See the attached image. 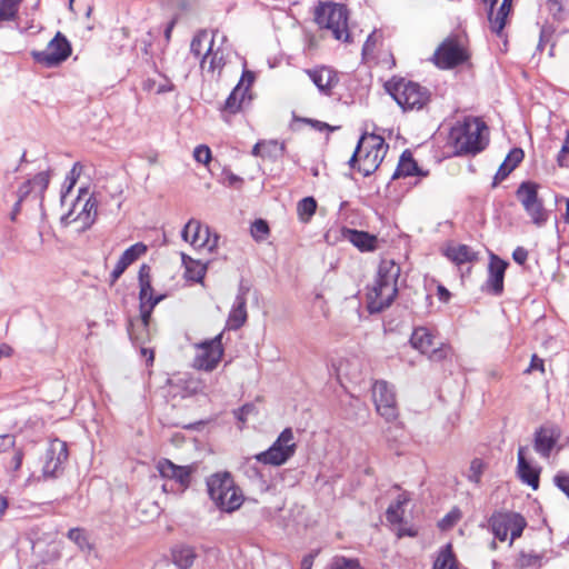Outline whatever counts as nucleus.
Masks as SVG:
<instances>
[{
  "label": "nucleus",
  "instance_id": "obj_35",
  "mask_svg": "<svg viewBox=\"0 0 569 569\" xmlns=\"http://www.w3.org/2000/svg\"><path fill=\"white\" fill-rule=\"evenodd\" d=\"M173 562L181 569H188L192 566L196 553L190 547H181L172 552Z\"/></svg>",
  "mask_w": 569,
  "mask_h": 569
},
{
  "label": "nucleus",
  "instance_id": "obj_38",
  "mask_svg": "<svg viewBox=\"0 0 569 569\" xmlns=\"http://www.w3.org/2000/svg\"><path fill=\"white\" fill-rule=\"evenodd\" d=\"M146 252L147 246L142 242H137L129 247L127 250H124V252L121 254L119 259L123 261L127 264V267H129Z\"/></svg>",
  "mask_w": 569,
  "mask_h": 569
},
{
  "label": "nucleus",
  "instance_id": "obj_21",
  "mask_svg": "<svg viewBox=\"0 0 569 569\" xmlns=\"http://www.w3.org/2000/svg\"><path fill=\"white\" fill-rule=\"evenodd\" d=\"M160 476L167 479L174 480L181 487H188L190 482V469L189 467L174 465L169 459H160L156 466Z\"/></svg>",
  "mask_w": 569,
  "mask_h": 569
},
{
  "label": "nucleus",
  "instance_id": "obj_5",
  "mask_svg": "<svg viewBox=\"0 0 569 569\" xmlns=\"http://www.w3.org/2000/svg\"><path fill=\"white\" fill-rule=\"evenodd\" d=\"M386 88L403 110H420L430 99L427 88L406 79L391 80Z\"/></svg>",
  "mask_w": 569,
  "mask_h": 569
},
{
  "label": "nucleus",
  "instance_id": "obj_37",
  "mask_svg": "<svg viewBox=\"0 0 569 569\" xmlns=\"http://www.w3.org/2000/svg\"><path fill=\"white\" fill-rule=\"evenodd\" d=\"M317 201L312 197L301 199L297 204L298 217L302 222H308L315 214Z\"/></svg>",
  "mask_w": 569,
  "mask_h": 569
},
{
  "label": "nucleus",
  "instance_id": "obj_24",
  "mask_svg": "<svg viewBox=\"0 0 569 569\" xmlns=\"http://www.w3.org/2000/svg\"><path fill=\"white\" fill-rule=\"evenodd\" d=\"M526 450L525 447L518 449V475L525 483L536 490L539 486V471L526 459Z\"/></svg>",
  "mask_w": 569,
  "mask_h": 569
},
{
  "label": "nucleus",
  "instance_id": "obj_36",
  "mask_svg": "<svg viewBox=\"0 0 569 569\" xmlns=\"http://www.w3.org/2000/svg\"><path fill=\"white\" fill-rule=\"evenodd\" d=\"M409 498L406 495H399L397 500L391 503L386 512L387 520L391 523H400L402 521V506L408 502Z\"/></svg>",
  "mask_w": 569,
  "mask_h": 569
},
{
  "label": "nucleus",
  "instance_id": "obj_46",
  "mask_svg": "<svg viewBox=\"0 0 569 569\" xmlns=\"http://www.w3.org/2000/svg\"><path fill=\"white\" fill-rule=\"evenodd\" d=\"M68 538L73 541L80 549L89 548L88 539L84 531L80 528H72L68 531Z\"/></svg>",
  "mask_w": 569,
  "mask_h": 569
},
{
  "label": "nucleus",
  "instance_id": "obj_14",
  "mask_svg": "<svg viewBox=\"0 0 569 569\" xmlns=\"http://www.w3.org/2000/svg\"><path fill=\"white\" fill-rule=\"evenodd\" d=\"M435 63L441 69H451L467 60L463 48L452 39L445 40L433 54Z\"/></svg>",
  "mask_w": 569,
  "mask_h": 569
},
{
  "label": "nucleus",
  "instance_id": "obj_27",
  "mask_svg": "<svg viewBox=\"0 0 569 569\" xmlns=\"http://www.w3.org/2000/svg\"><path fill=\"white\" fill-rule=\"evenodd\" d=\"M409 176H427V172H422L418 168L412 154L409 151H405L399 159V163L392 174V179Z\"/></svg>",
  "mask_w": 569,
  "mask_h": 569
},
{
  "label": "nucleus",
  "instance_id": "obj_18",
  "mask_svg": "<svg viewBox=\"0 0 569 569\" xmlns=\"http://www.w3.org/2000/svg\"><path fill=\"white\" fill-rule=\"evenodd\" d=\"M254 81V74L253 72L249 70H244L242 72L241 79L239 83L233 88L227 100L224 101L222 111L234 114L237 113L241 104L244 100V97L247 92L249 91V88L251 87L252 82Z\"/></svg>",
  "mask_w": 569,
  "mask_h": 569
},
{
  "label": "nucleus",
  "instance_id": "obj_53",
  "mask_svg": "<svg viewBox=\"0 0 569 569\" xmlns=\"http://www.w3.org/2000/svg\"><path fill=\"white\" fill-rule=\"evenodd\" d=\"M250 415H257V409L252 403H246L241 408L234 410L236 418L243 425Z\"/></svg>",
  "mask_w": 569,
  "mask_h": 569
},
{
  "label": "nucleus",
  "instance_id": "obj_2",
  "mask_svg": "<svg viewBox=\"0 0 569 569\" xmlns=\"http://www.w3.org/2000/svg\"><path fill=\"white\" fill-rule=\"evenodd\" d=\"M449 139L457 154H477L488 144V127L479 118L467 117L451 128Z\"/></svg>",
  "mask_w": 569,
  "mask_h": 569
},
{
  "label": "nucleus",
  "instance_id": "obj_60",
  "mask_svg": "<svg viewBox=\"0 0 569 569\" xmlns=\"http://www.w3.org/2000/svg\"><path fill=\"white\" fill-rule=\"evenodd\" d=\"M511 171L512 170L508 167V164L502 162L495 176L493 184L496 186L497 183L506 179L511 173Z\"/></svg>",
  "mask_w": 569,
  "mask_h": 569
},
{
  "label": "nucleus",
  "instance_id": "obj_41",
  "mask_svg": "<svg viewBox=\"0 0 569 569\" xmlns=\"http://www.w3.org/2000/svg\"><path fill=\"white\" fill-rule=\"evenodd\" d=\"M541 561V556L530 551H521L516 560V566L520 569L539 566Z\"/></svg>",
  "mask_w": 569,
  "mask_h": 569
},
{
  "label": "nucleus",
  "instance_id": "obj_44",
  "mask_svg": "<svg viewBox=\"0 0 569 569\" xmlns=\"http://www.w3.org/2000/svg\"><path fill=\"white\" fill-rule=\"evenodd\" d=\"M161 298L162 297H157L153 301L140 302L141 323L144 328L148 327L151 312Z\"/></svg>",
  "mask_w": 569,
  "mask_h": 569
},
{
  "label": "nucleus",
  "instance_id": "obj_9",
  "mask_svg": "<svg viewBox=\"0 0 569 569\" xmlns=\"http://www.w3.org/2000/svg\"><path fill=\"white\" fill-rule=\"evenodd\" d=\"M181 237L196 250L213 252L218 248L219 236L211 234L210 228L197 219H190L181 231Z\"/></svg>",
  "mask_w": 569,
  "mask_h": 569
},
{
  "label": "nucleus",
  "instance_id": "obj_20",
  "mask_svg": "<svg viewBox=\"0 0 569 569\" xmlns=\"http://www.w3.org/2000/svg\"><path fill=\"white\" fill-rule=\"evenodd\" d=\"M307 74L318 88V90L325 94L330 96L332 89L338 84L339 78L336 71L328 67H320L316 69L306 70Z\"/></svg>",
  "mask_w": 569,
  "mask_h": 569
},
{
  "label": "nucleus",
  "instance_id": "obj_28",
  "mask_svg": "<svg viewBox=\"0 0 569 569\" xmlns=\"http://www.w3.org/2000/svg\"><path fill=\"white\" fill-rule=\"evenodd\" d=\"M446 257L456 264L477 260V253L467 244L449 246L445 251Z\"/></svg>",
  "mask_w": 569,
  "mask_h": 569
},
{
  "label": "nucleus",
  "instance_id": "obj_15",
  "mask_svg": "<svg viewBox=\"0 0 569 569\" xmlns=\"http://www.w3.org/2000/svg\"><path fill=\"white\" fill-rule=\"evenodd\" d=\"M489 4L488 20L490 30L501 37L507 19L511 12L513 0H483Z\"/></svg>",
  "mask_w": 569,
  "mask_h": 569
},
{
  "label": "nucleus",
  "instance_id": "obj_19",
  "mask_svg": "<svg viewBox=\"0 0 569 569\" xmlns=\"http://www.w3.org/2000/svg\"><path fill=\"white\" fill-rule=\"evenodd\" d=\"M218 37V31L211 36L210 46L203 54L200 67L209 73L220 74L226 64V52L222 47L214 48V42Z\"/></svg>",
  "mask_w": 569,
  "mask_h": 569
},
{
  "label": "nucleus",
  "instance_id": "obj_42",
  "mask_svg": "<svg viewBox=\"0 0 569 569\" xmlns=\"http://www.w3.org/2000/svg\"><path fill=\"white\" fill-rule=\"evenodd\" d=\"M328 569H362V567L357 559L338 556L331 560Z\"/></svg>",
  "mask_w": 569,
  "mask_h": 569
},
{
  "label": "nucleus",
  "instance_id": "obj_12",
  "mask_svg": "<svg viewBox=\"0 0 569 569\" xmlns=\"http://www.w3.org/2000/svg\"><path fill=\"white\" fill-rule=\"evenodd\" d=\"M221 340L222 333H219L214 338L202 341L196 346L197 353L193 360L196 368L211 371L217 367L223 355Z\"/></svg>",
  "mask_w": 569,
  "mask_h": 569
},
{
  "label": "nucleus",
  "instance_id": "obj_13",
  "mask_svg": "<svg viewBox=\"0 0 569 569\" xmlns=\"http://www.w3.org/2000/svg\"><path fill=\"white\" fill-rule=\"evenodd\" d=\"M410 342L415 349L427 355L432 361H441L448 357L451 350L450 347L445 343H440L437 347L433 341V336L425 327L415 329L411 335Z\"/></svg>",
  "mask_w": 569,
  "mask_h": 569
},
{
  "label": "nucleus",
  "instance_id": "obj_34",
  "mask_svg": "<svg viewBox=\"0 0 569 569\" xmlns=\"http://www.w3.org/2000/svg\"><path fill=\"white\" fill-rule=\"evenodd\" d=\"M525 211L530 217L531 222L538 228L543 227L549 219V212L543 207L541 199L526 208Z\"/></svg>",
  "mask_w": 569,
  "mask_h": 569
},
{
  "label": "nucleus",
  "instance_id": "obj_62",
  "mask_svg": "<svg viewBox=\"0 0 569 569\" xmlns=\"http://www.w3.org/2000/svg\"><path fill=\"white\" fill-rule=\"evenodd\" d=\"M533 370H539L540 372H545V363L541 358H539L537 355H533L531 357L530 366L526 370V372H531Z\"/></svg>",
  "mask_w": 569,
  "mask_h": 569
},
{
  "label": "nucleus",
  "instance_id": "obj_61",
  "mask_svg": "<svg viewBox=\"0 0 569 569\" xmlns=\"http://www.w3.org/2000/svg\"><path fill=\"white\" fill-rule=\"evenodd\" d=\"M512 258L517 263L523 264L528 259V251L523 247H517L512 252Z\"/></svg>",
  "mask_w": 569,
  "mask_h": 569
},
{
  "label": "nucleus",
  "instance_id": "obj_10",
  "mask_svg": "<svg viewBox=\"0 0 569 569\" xmlns=\"http://www.w3.org/2000/svg\"><path fill=\"white\" fill-rule=\"evenodd\" d=\"M71 44L68 39L58 31L44 50L33 51V59L48 68L57 67L66 61L71 54Z\"/></svg>",
  "mask_w": 569,
  "mask_h": 569
},
{
  "label": "nucleus",
  "instance_id": "obj_39",
  "mask_svg": "<svg viewBox=\"0 0 569 569\" xmlns=\"http://www.w3.org/2000/svg\"><path fill=\"white\" fill-rule=\"evenodd\" d=\"M21 1L22 0H0V22L13 20Z\"/></svg>",
  "mask_w": 569,
  "mask_h": 569
},
{
  "label": "nucleus",
  "instance_id": "obj_33",
  "mask_svg": "<svg viewBox=\"0 0 569 569\" xmlns=\"http://www.w3.org/2000/svg\"><path fill=\"white\" fill-rule=\"evenodd\" d=\"M516 194L523 209L540 200L538 197V184L533 182H522L517 189Z\"/></svg>",
  "mask_w": 569,
  "mask_h": 569
},
{
  "label": "nucleus",
  "instance_id": "obj_63",
  "mask_svg": "<svg viewBox=\"0 0 569 569\" xmlns=\"http://www.w3.org/2000/svg\"><path fill=\"white\" fill-rule=\"evenodd\" d=\"M437 296H438L440 301L446 303V302H448L450 300L451 293L449 292V290L445 286L439 284L437 287Z\"/></svg>",
  "mask_w": 569,
  "mask_h": 569
},
{
  "label": "nucleus",
  "instance_id": "obj_58",
  "mask_svg": "<svg viewBox=\"0 0 569 569\" xmlns=\"http://www.w3.org/2000/svg\"><path fill=\"white\" fill-rule=\"evenodd\" d=\"M127 268H128L127 264L119 259L114 269L112 270V272L110 274L111 284H113L121 277V274L126 271Z\"/></svg>",
  "mask_w": 569,
  "mask_h": 569
},
{
  "label": "nucleus",
  "instance_id": "obj_17",
  "mask_svg": "<svg viewBox=\"0 0 569 569\" xmlns=\"http://www.w3.org/2000/svg\"><path fill=\"white\" fill-rule=\"evenodd\" d=\"M508 267V262L500 259L498 256L491 253L488 266V278L485 283V290L495 296H499L503 291V279L505 272Z\"/></svg>",
  "mask_w": 569,
  "mask_h": 569
},
{
  "label": "nucleus",
  "instance_id": "obj_26",
  "mask_svg": "<svg viewBox=\"0 0 569 569\" xmlns=\"http://www.w3.org/2000/svg\"><path fill=\"white\" fill-rule=\"evenodd\" d=\"M346 238L361 251H373L377 248V237L366 231L347 229Z\"/></svg>",
  "mask_w": 569,
  "mask_h": 569
},
{
  "label": "nucleus",
  "instance_id": "obj_52",
  "mask_svg": "<svg viewBox=\"0 0 569 569\" xmlns=\"http://www.w3.org/2000/svg\"><path fill=\"white\" fill-rule=\"evenodd\" d=\"M557 162L560 167L569 168V130L567 131L563 144L557 156Z\"/></svg>",
  "mask_w": 569,
  "mask_h": 569
},
{
  "label": "nucleus",
  "instance_id": "obj_49",
  "mask_svg": "<svg viewBox=\"0 0 569 569\" xmlns=\"http://www.w3.org/2000/svg\"><path fill=\"white\" fill-rule=\"evenodd\" d=\"M263 142V156L267 157H278L283 152V144L278 143L277 141H262Z\"/></svg>",
  "mask_w": 569,
  "mask_h": 569
},
{
  "label": "nucleus",
  "instance_id": "obj_4",
  "mask_svg": "<svg viewBox=\"0 0 569 569\" xmlns=\"http://www.w3.org/2000/svg\"><path fill=\"white\" fill-rule=\"evenodd\" d=\"M207 486L210 498L222 511L232 512L241 507L243 496L230 473L212 475Z\"/></svg>",
  "mask_w": 569,
  "mask_h": 569
},
{
  "label": "nucleus",
  "instance_id": "obj_16",
  "mask_svg": "<svg viewBox=\"0 0 569 569\" xmlns=\"http://www.w3.org/2000/svg\"><path fill=\"white\" fill-rule=\"evenodd\" d=\"M68 459L67 443L62 440L54 439L50 441L46 451V461L43 465L44 476H56L61 466Z\"/></svg>",
  "mask_w": 569,
  "mask_h": 569
},
{
  "label": "nucleus",
  "instance_id": "obj_56",
  "mask_svg": "<svg viewBox=\"0 0 569 569\" xmlns=\"http://www.w3.org/2000/svg\"><path fill=\"white\" fill-rule=\"evenodd\" d=\"M31 192H34V190L30 179L19 187L17 206H20L23 199H26Z\"/></svg>",
  "mask_w": 569,
  "mask_h": 569
},
{
  "label": "nucleus",
  "instance_id": "obj_43",
  "mask_svg": "<svg viewBox=\"0 0 569 569\" xmlns=\"http://www.w3.org/2000/svg\"><path fill=\"white\" fill-rule=\"evenodd\" d=\"M49 181H50V174L48 171H41L38 174H36L31 179V183H32L34 193H38L40 197H42L46 189L49 186Z\"/></svg>",
  "mask_w": 569,
  "mask_h": 569
},
{
  "label": "nucleus",
  "instance_id": "obj_1",
  "mask_svg": "<svg viewBox=\"0 0 569 569\" xmlns=\"http://www.w3.org/2000/svg\"><path fill=\"white\" fill-rule=\"evenodd\" d=\"M400 271V266L393 260H381L377 278L367 293L368 309L371 313L381 312L392 303L398 293Z\"/></svg>",
  "mask_w": 569,
  "mask_h": 569
},
{
  "label": "nucleus",
  "instance_id": "obj_45",
  "mask_svg": "<svg viewBox=\"0 0 569 569\" xmlns=\"http://www.w3.org/2000/svg\"><path fill=\"white\" fill-rule=\"evenodd\" d=\"M251 234L257 241L264 240L269 234V226L264 220H256L251 226Z\"/></svg>",
  "mask_w": 569,
  "mask_h": 569
},
{
  "label": "nucleus",
  "instance_id": "obj_7",
  "mask_svg": "<svg viewBox=\"0 0 569 569\" xmlns=\"http://www.w3.org/2000/svg\"><path fill=\"white\" fill-rule=\"evenodd\" d=\"M489 526L493 536L500 541H505L510 532L511 546L517 538L521 537L527 521L517 512H495L489 518Z\"/></svg>",
  "mask_w": 569,
  "mask_h": 569
},
{
  "label": "nucleus",
  "instance_id": "obj_6",
  "mask_svg": "<svg viewBox=\"0 0 569 569\" xmlns=\"http://www.w3.org/2000/svg\"><path fill=\"white\" fill-rule=\"evenodd\" d=\"M315 20L320 28L331 31L335 39L349 41L348 10L345 6L320 4L316 8Z\"/></svg>",
  "mask_w": 569,
  "mask_h": 569
},
{
  "label": "nucleus",
  "instance_id": "obj_11",
  "mask_svg": "<svg viewBox=\"0 0 569 569\" xmlns=\"http://www.w3.org/2000/svg\"><path fill=\"white\" fill-rule=\"evenodd\" d=\"M372 398L377 412L386 420L393 421L398 417V406L393 387L379 380L372 386Z\"/></svg>",
  "mask_w": 569,
  "mask_h": 569
},
{
  "label": "nucleus",
  "instance_id": "obj_59",
  "mask_svg": "<svg viewBox=\"0 0 569 569\" xmlns=\"http://www.w3.org/2000/svg\"><path fill=\"white\" fill-rule=\"evenodd\" d=\"M127 268H128L127 264L119 259L114 269L112 270V272L110 274L111 284H113L121 277V274L126 271Z\"/></svg>",
  "mask_w": 569,
  "mask_h": 569
},
{
  "label": "nucleus",
  "instance_id": "obj_57",
  "mask_svg": "<svg viewBox=\"0 0 569 569\" xmlns=\"http://www.w3.org/2000/svg\"><path fill=\"white\" fill-rule=\"evenodd\" d=\"M460 519V511L453 510L449 512L440 522V527L442 529H448L452 527Z\"/></svg>",
  "mask_w": 569,
  "mask_h": 569
},
{
  "label": "nucleus",
  "instance_id": "obj_50",
  "mask_svg": "<svg viewBox=\"0 0 569 569\" xmlns=\"http://www.w3.org/2000/svg\"><path fill=\"white\" fill-rule=\"evenodd\" d=\"M523 151L520 148H513L510 150V152L507 154L505 159V163L508 164V167L511 170H515V168L522 161L523 159Z\"/></svg>",
  "mask_w": 569,
  "mask_h": 569
},
{
  "label": "nucleus",
  "instance_id": "obj_48",
  "mask_svg": "<svg viewBox=\"0 0 569 569\" xmlns=\"http://www.w3.org/2000/svg\"><path fill=\"white\" fill-rule=\"evenodd\" d=\"M193 158L197 162L208 164L211 160V150L206 144H199L193 150Z\"/></svg>",
  "mask_w": 569,
  "mask_h": 569
},
{
  "label": "nucleus",
  "instance_id": "obj_54",
  "mask_svg": "<svg viewBox=\"0 0 569 569\" xmlns=\"http://www.w3.org/2000/svg\"><path fill=\"white\" fill-rule=\"evenodd\" d=\"M555 485L568 497L569 499V473L558 472L553 478Z\"/></svg>",
  "mask_w": 569,
  "mask_h": 569
},
{
  "label": "nucleus",
  "instance_id": "obj_25",
  "mask_svg": "<svg viewBox=\"0 0 569 569\" xmlns=\"http://www.w3.org/2000/svg\"><path fill=\"white\" fill-rule=\"evenodd\" d=\"M559 433L553 428H541L536 433L535 449L543 457H549L550 451L558 440Z\"/></svg>",
  "mask_w": 569,
  "mask_h": 569
},
{
  "label": "nucleus",
  "instance_id": "obj_40",
  "mask_svg": "<svg viewBox=\"0 0 569 569\" xmlns=\"http://www.w3.org/2000/svg\"><path fill=\"white\" fill-rule=\"evenodd\" d=\"M211 37H209V33L207 31H200L198 32L190 44V51L193 53L197 58L201 56L203 49L208 48L210 46Z\"/></svg>",
  "mask_w": 569,
  "mask_h": 569
},
{
  "label": "nucleus",
  "instance_id": "obj_31",
  "mask_svg": "<svg viewBox=\"0 0 569 569\" xmlns=\"http://www.w3.org/2000/svg\"><path fill=\"white\" fill-rule=\"evenodd\" d=\"M357 367L358 363L356 360L351 361L347 358H338L331 360V369L338 379L341 377L356 378L358 373Z\"/></svg>",
  "mask_w": 569,
  "mask_h": 569
},
{
  "label": "nucleus",
  "instance_id": "obj_64",
  "mask_svg": "<svg viewBox=\"0 0 569 569\" xmlns=\"http://www.w3.org/2000/svg\"><path fill=\"white\" fill-rule=\"evenodd\" d=\"M14 445V438L11 435L0 436V450H6Z\"/></svg>",
  "mask_w": 569,
  "mask_h": 569
},
{
  "label": "nucleus",
  "instance_id": "obj_30",
  "mask_svg": "<svg viewBox=\"0 0 569 569\" xmlns=\"http://www.w3.org/2000/svg\"><path fill=\"white\" fill-rule=\"evenodd\" d=\"M150 271L151 269L148 264H142L139 269L140 302L153 301L157 298L152 296Z\"/></svg>",
  "mask_w": 569,
  "mask_h": 569
},
{
  "label": "nucleus",
  "instance_id": "obj_22",
  "mask_svg": "<svg viewBox=\"0 0 569 569\" xmlns=\"http://www.w3.org/2000/svg\"><path fill=\"white\" fill-rule=\"evenodd\" d=\"M247 289L240 288L238 295L236 296L227 320V328L229 330H238L247 321Z\"/></svg>",
  "mask_w": 569,
  "mask_h": 569
},
{
  "label": "nucleus",
  "instance_id": "obj_47",
  "mask_svg": "<svg viewBox=\"0 0 569 569\" xmlns=\"http://www.w3.org/2000/svg\"><path fill=\"white\" fill-rule=\"evenodd\" d=\"M485 465L480 459H473L470 463L468 471V479L472 482L479 483L483 472Z\"/></svg>",
  "mask_w": 569,
  "mask_h": 569
},
{
  "label": "nucleus",
  "instance_id": "obj_23",
  "mask_svg": "<svg viewBox=\"0 0 569 569\" xmlns=\"http://www.w3.org/2000/svg\"><path fill=\"white\" fill-rule=\"evenodd\" d=\"M97 207L98 201L93 196H91L86 200L81 211L74 218H72L73 210H71L68 214L61 218V221L64 224L79 221L81 223V229L84 230L91 227V224L94 222L97 217Z\"/></svg>",
  "mask_w": 569,
  "mask_h": 569
},
{
  "label": "nucleus",
  "instance_id": "obj_51",
  "mask_svg": "<svg viewBox=\"0 0 569 569\" xmlns=\"http://www.w3.org/2000/svg\"><path fill=\"white\" fill-rule=\"evenodd\" d=\"M377 42H378V37L376 34V31H373L368 36V38L363 44V48H362V56H363L365 60H369L372 57L373 51L377 46Z\"/></svg>",
  "mask_w": 569,
  "mask_h": 569
},
{
  "label": "nucleus",
  "instance_id": "obj_29",
  "mask_svg": "<svg viewBox=\"0 0 569 569\" xmlns=\"http://www.w3.org/2000/svg\"><path fill=\"white\" fill-rule=\"evenodd\" d=\"M182 264L184 267V276L194 282H200L206 274V264L199 260H194L186 253H181Z\"/></svg>",
  "mask_w": 569,
  "mask_h": 569
},
{
  "label": "nucleus",
  "instance_id": "obj_32",
  "mask_svg": "<svg viewBox=\"0 0 569 569\" xmlns=\"http://www.w3.org/2000/svg\"><path fill=\"white\" fill-rule=\"evenodd\" d=\"M432 569H458V562L452 550V545H445L438 552Z\"/></svg>",
  "mask_w": 569,
  "mask_h": 569
},
{
  "label": "nucleus",
  "instance_id": "obj_3",
  "mask_svg": "<svg viewBox=\"0 0 569 569\" xmlns=\"http://www.w3.org/2000/svg\"><path fill=\"white\" fill-rule=\"evenodd\" d=\"M389 146L385 139L375 133H365L349 160L351 168H356L368 177L373 173L382 162Z\"/></svg>",
  "mask_w": 569,
  "mask_h": 569
},
{
  "label": "nucleus",
  "instance_id": "obj_8",
  "mask_svg": "<svg viewBox=\"0 0 569 569\" xmlns=\"http://www.w3.org/2000/svg\"><path fill=\"white\" fill-rule=\"evenodd\" d=\"M296 452L293 432L286 428L272 443V446L258 455L256 460L270 466H281L286 463Z\"/></svg>",
  "mask_w": 569,
  "mask_h": 569
},
{
  "label": "nucleus",
  "instance_id": "obj_55",
  "mask_svg": "<svg viewBox=\"0 0 569 569\" xmlns=\"http://www.w3.org/2000/svg\"><path fill=\"white\" fill-rule=\"evenodd\" d=\"M552 34H553V29L550 26H542L540 29L539 42L537 46V50L542 51L545 44L551 40Z\"/></svg>",
  "mask_w": 569,
  "mask_h": 569
}]
</instances>
